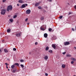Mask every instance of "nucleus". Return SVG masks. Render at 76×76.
<instances>
[{
	"label": "nucleus",
	"instance_id": "f257e3e1",
	"mask_svg": "<svg viewBox=\"0 0 76 76\" xmlns=\"http://www.w3.org/2000/svg\"><path fill=\"white\" fill-rule=\"evenodd\" d=\"M13 9V7H12V6L11 5H10L8 6L7 7V12H9V10H12Z\"/></svg>",
	"mask_w": 76,
	"mask_h": 76
},
{
	"label": "nucleus",
	"instance_id": "f03ea898",
	"mask_svg": "<svg viewBox=\"0 0 76 76\" xmlns=\"http://www.w3.org/2000/svg\"><path fill=\"white\" fill-rule=\"evenodd\" d=\"M46 28H47V27L45 25L42 26L40 27V29L42 31H45L46 29Z\"/></svg>",
	"mask_w": 76,
	"mask_h": 76
},
{
	"label": "nucleus",
	"instance_id": "7ed1b4c3",
	"mask_svg": "<svg viewBox=\"0 0 76 76\" xmlns=\"http://www.w3.org/2000/svg\"><path fill=\"white\" fill-rule=\"evenodd\" d=\"M6 9H2L1 10V15H4L6 13Z\"/></svg>",
	"mask_w": 76,
	"mask_h": 76
},
{
	"label": "nucleus",
	"instance_id": "20e7f679",
	"mask_svg": "<svg viewBox=\"0 0 76 76\" xmlns=\"http://www.w3.org/2000/svg\"><path fill=\"white\" fill-rule=\"evenodd\" d=\"M20 34H21V32L16 33L15 34V35L17 37H20Z\"/></svg>",
	"mask_w": 76,
	"mask_h": 76
},
{
	"label": "nucleus",
	"instance_id": "39448f33",
	"mask_svg": "<svg viewBox=\"0 0 76 76\" xmlns=\"http://www.w3.org/2000/svg\"><path fill=\"white\" fill-rule=\"evenodd\" d=\"M31 13V10H27L26 11V14H30Z\"/></svg>",
	"mask_w": 76,
	"mask_h": 76
},
{
	"label": "nucleus",
	"instance_id": "423d86ee",
	"mask_svg": "<svg viewBox=\"0 0 76 76\" xmlns=\"http://www.w3.org/2000/svg\"><path fill=\"white\" fill-rule=\"evenodd\" d=\"M64 45H69L70 44V42H66L64 43Z\"/></svg>",
	"mask_w": 76,
	"mask_h": 76
},
{
	"label": "nucleus",
	"instance_id": "0eeeda50",
	"mask_svg": "<svg viewBox=\"0 0 76 76\" xmlns=\"http://www.w3.org/2000/svg\"><path fill=\"white\" fill-rule=\"evenodd\" d=\"M25 7H26V6H25V4H23L20 7L21 9L22 8H25Z\"/></svg>",
	"mask_w": 76,
	"mask_h": 76
},
{
	"label": "nucleus",
	"instance_id": "6e6552de",
	"mask_svg": "<svg viewBox=\"0 0 76 76\" xmlns=\"http://www.w3.org/2000/svg\"><path fill=\"white\" fill-rule=\"evenodd\" d=\"M39 4H40V2H38V3H36L35 4V6L36 7H37V6H39Z\"/></svg>",
	"mask_w": 76,
	"mask_h": 76
},
{
	"label": "nucleus",
	"instance_id": "1a4fd4ad",
	"mask_svg": "<svg viewBox=\"0 0 76 76\" xmlns=\"http://www.w3.org/2000/svg\"><path fill=\"white\" fill-rule=\"evenodd\" d=\"M44 36L45 38H47V37H48V34L47 33H45L44 34Z\"/></svg>",
	"mask_w": 76,
	"mask_h": 76
},
{
	"label": "nucleus",
	"instance_id": "9d476101",
	"mask_svg": "<svg viewBox=\"0 0 76 76\" xmlns=\"http://www.w3.org/2000/svg\"><path fill=\"white\" fill-rule=\"evenodd\" d=\"M52 47L54 49H56V47L55 45L54 44H52Z\"/></svg>",
	"mask_w": 76,
	"mask_h": 76
},
{
	"label": "nucleus",
	"instance_id": "9b49d317",
	"mask_svg": "<svg viewBox=\"0 0 76 76\" xmlns=\"http://www.w3.org/2000/svg\"><path fill=\"white\" fill-rule=\"evenodd\" d=\"M68 7V5H65L64 7V9H66Z\"/></svg>",
	"mask_w": 76,
	"mask_h": 76
},
{
	"label": "nucleus",
	"instance_id": "f8f14e48",
	"mask_svg": "<svg viewBox=\"0 0 76 76\" xmlns=\"http://www.w3.org/2000/svg\"><path fill=\"white\" fill-rule=\"evenodd\" d=\"M44 58L45 60H47V59H48V56H45V57Z\"/></svg>",
	"mask_w": 76,
	"mask_h": 76
},
{
	"label": "nucleus",
	"instance_id": "ddd939ff",
	"mask_svg": "<svg viewBox=\"0 0 76 76\" xmlns=\"http://www.w3.org/2000/svg\"><path fill=\"white\" fill-rule=\"evenodd\" d=\"M52 38L54 39H57V37H56V36H53L52 37Z\"/></svg>",
	"mask_w": 76,
	"mask_h": 76
},
{
	"label": "nucleus",
	"instance_id": "4468645a",
	"mask_svg": "<svg viewBox=\"0 0 76 76\" xmlns=\"http://www.w3.org/2000/svg\"><path fill=\"white\" fill-rule=\"evenodd\" d=\"M4 51L5 52V53H7L8 52V50L6 49H4Z\"/></svg>",
	"mask_w": 76,
	"mask_h": 76
},
{
	"label": "nucleus",
	"instance_id": "2eb2a0df",
	"mask_svg": "<svg viewBox=\"0 0 76 76\" xmlns=\"http://www.w3.org/2000/svg\"><path fill=\"white\" fill-rule=\"evenodd\" d=\"M11 67L12 69H14V67H15V64H14V65H13L11 66Z\"/></svg>",
	"mask_w": 76,
	"mask_h": 76
},
{
	"label": "nucleus",
	"instance_id": "dca6fc26",
	"mask_svg": "<svg viewBox=\"0 0 76 76\" xmlns=\"http://www.w3.org/2000/svg\"><path fill=\"white\" fill-rule=\"evenodd\" d=\"M19 3H23V1L22 0H20L18 1Z\"/></svg>",
	"mask_w": 76,
	"mask_h": 76
},
{
	"label": "nucleus",
	"instance_id": "f3484780",
	"mask_svg": "<svg viewBox=\"0 0 76 76\" xmlns=\"http://www.w3.org/2000/svg\"><path fill=\"white\" fill-rule=\"evenodd\" d=\"M44 17H42L40 18V20H44Z\"/></svg>",
	"mask_w": 76,
	"mask_h": 76
},
{
	"label": "nucleus",
	"instance_id": "a211bd4d",
	"mask_svg": "<svg viewBox=\"0 0 76 76\" xmlns=\"http://www.w3.org/2000/svg\"><path fill=\"white\" fill-rule=\"evenodd\" d=\"M71 59L72 60H73V61H76V59L75 58H71Z\"/></svg>",
	"mask_w": 76,
	"mask_h": 76
},
{
	"label": "nucleus",
	"instance_id": "6ab92c4d",
	"mask_svg": "<svg viewBox=\"0 0 76 76\" xmlns=\"http://www.w3.org/2000/svg\"><path fill=\"white\" fill-rule=\"evenodd\" d=\"M14 65H16V66H19V64L18 63H15Z\"/></svg>",
	"mask_w": 76,
	"mask_h": 76
},
{
	"label": "nucleus",
	"instance_id": "aec40b11",
	"mask_svg": "<svg viewBox=\"0 0 76 76\" xmlns=\"http://www.w3.org/2000/svg\"><path fill=\"white\" fill-rule=\"evenodd\" d=\"M62 67L63 68H65V67H66V65L64 64H63L62 65Z\"/></svg>",
	"mask_w": 76,
	"mask_h": 76
},
{
	"label": "nucleus",
	"instance_id": "412c9836",
	"mask_svg": "<svg viewBox=\"0 0 76 76\" xmlns=\"http://www.w3.org/2000/svg\"><path fill=\"white\" fill-rule=\"evenodd\" d=\"M7 32L8 33V32H10V29H8L7 30Z\"/></svg>",
	"mask_w": 76,
	"mask_h": 76
},
{
	"label": "nucleus",
	"instance_id": "4be33fe9",
	"mask_svg": "<svg viewBox=\"0 0 76 76\" xmlns=\"http://www.w3.org/2000/svg\"><path fill=\"white\" fill-rule=\"evenodd\" d=\"M49 49V48H48V47H46V51H47V50H48Z\"/></svg>",
	"mask_w": 76,
	"mask_h": 76
},
{
	"label": "nucleus",
	"instance_id": "5701e85b",
	"mask_svg": "<svg viewBox=\"0 0 76 76\" xmlns=\"http://www.w3.org/2000/svg\"><path fill=\"white\" fill-rule=\"evenodd\" d=\"M48 30L49 32H50V31H52V29L51 28H49Z\"/></svg>",
	"mask_w": 76,
	"mask_h": 76
},
{
	"label": "nucleus",
	"instance_id": "b1692460",
	"mask_svg": "<svg viewBox=\"0 0 76 76\" xmlns=\"http://www.w3.org/2000/svg\"><path fill=\"white\" fill-rule=\"evenodd\" d=\"M59 18L60 19H61L63 18V16L61 15V16H60Z\"/></svg>",
	"mask_w": 76,
	"mask_h": 76
},
{
	"label": "nucleus",
	"instance_id": "393cba45",
	"mask_svg": "<svg viewBox=\"0 0 76 76\" xmlns=\"http://www.w3.org/2000/svg\"><path fill=\"white\" fill-rule=\"evenodd\" d=\"M66 57H71V55L69 54H67L66 56Z\"/></svg>",
	"mask_w": 76,
	"mask_h": 76
},
{
	"label": "nucleus",
	"instance_id": "a878e982",
	"mask_svg": "<svg viewBox=\"0 0 76 76\" xmlns=\"http://www.w3.org/2000/svg\"><path fill=\"white\" fill-rule=\"evenodd\" d=\"M20 66L22 68H23V67H24V66H23V65L21 64Z\"/></svg>",
	"mask_w": 76,
	"mask_h": 76
},
{
	"label": "nucleus",
	"instance_id": "bb28decb",
	"mask_svg": "<svg viewBox=\"0 0 76 76\" xmlns=\"http://www.w3.org/2000/svg\"><path fill=\"white\" fill-rule=\"evenodd\" d=\"M10 21L11 22H13V20L12 19H10Z\"/></svg>",
	"mask_w": 76,
	"mask_h": 76
},
{
	"label": "nucleus",
	"instance_id": "cd10ccee",
	"mask_svg": "<svg viewBox=\"0 0 76 76\" xmlns=\"http://www.w3.org/2000/svg\"><path fill=\"white\" fill-rule=\"evenodd\" d=\"M16 17H17V15H15L13 16V18H16Z\"/></svg>",
	"mask_w": 76,
	"mask_h": 76
},
{
	"label": "nucleus",
	"instance_id": "c85d7f7f",
	"mask_svg": "<svg viewBox=\"0 0 76 76\" xmlns=\"http://www.w3.org/2000/svg\"><path fill=\"white\" fill-rule=\"evenodd\" d=\"M20 62H24V60H22V59H21L20 60Z\"/></svg>",
	"mask_w": 76,
	"mask_h": 76
},
{
	"label": "nucleus",
	"instance_id": "c756f323",
	"mask_svg": "<svg viewBox=\"0 0 76 76\" xmlns=\"http://www.w3.org/2000/svg\"><path fill=\"white\" fill-rule=\"evenodd\" d=\"M49 52L50 53H53V51L52 50H50H50H49Z\"/></svg>",
	"mask_w": 76,
	"mask_h": 76
},
{
	"label": "nucleus",
	"instance_id": "7c9ffc66",
	"mask_svg": "<svg viewBox=\"0 0 76 76\" xmlns=\"http://www.w3.org/2000/svg\"><path fill=\"white\" fill-rule=\"evenodd\" d=\"M38 8L39 9H41V7L39 6L38 7Z\"/></svg>",
	"mask_w": 76,
	"mask_h": 76
},
{
	"label": "nucleus",
	"instance_id": "2f4dec72",
	"mask_svg": "<svg viewBox=\"0 0 76 76\" xmlns=\"http://www.w3.org/2000/svg\"><path fill=\"white\" fill-rule=\"evenodd\" d=\"M13 51H16V48H13Z\"/></svg>",
	"mask_w": 76,
	"mask_h": 76
},
{
	"label": "nucleus",
	"instance_id": "473e14b6",
	"mask_svg": "<svg viewBox=\"0 0 76 76\" xmlns=\"http://www.w3.org/2000/svg\"><path fill=\"white\" fill-rule=\"evenodd\" d=\"M32 53H34V52L33 51H32V52H30L29 53V54H31Z\"/></svg>",
	"mask_w": 76,
	"mask_h": 76
},
{
	"label": "nucleus",
	"instance_id": "72a5a7b5",
	"mask_svg": "<svg viewBox=\"0 0 76 76\" xmlns=\"http://www.w3.org/2000/svg\"><path fill=\"white\" fill-rule=\"evenodd\" d=\"M15 72H16V70H13V71H12V72L13 73H15Z\"/></svg>",
	"mask_w": 76,
	"mask_h": 76
},
{
	"label": "nucleus",
	"instance_id": "f704fd0d",
	"mask_svg": "<svg viewBox=\"0 0 76 76\" xmlns=\"http://www.w3.org/2000/svg\"><path fill=\"white\" fill-rule=\"evenodd\" d=\"M6 1V0H3L2 2H3V3H4V2H5V1Z\"/></svg>",
	"mask_w": 76,
	"mask_h": 76
},
{
	"label": "nucleus",
	"instance_id": "c9c22d12",
	"mask_svg": "<svg viewBox=\"0 0 76 76\" xmlns=\"http://www.w3.org/2000/svg\"><path fill=\"white\" fill-rule=\"evenodd\" d=\"M71 63L72 64H73L74 63V61H72L71 62Z\"/></svg>",
	"mask_w": 76,
	"mask_h": 76
},
{
	"label": "nucleus",
	"instance_id": "e433bc0d",
	"mask_svg": "<svg viewBox=\"0 0 76 76\" xmlns=\"http://www.w3.org/2000/svg\"><path fill=\"white\" fill-rule=\"evenodd\" d=\"M45 76H48V74H47V73H45Z\"/></svg>",
	"mask_w": 76,
	"mask_h": 76
},
{
	"label": "nucleus",
	"instance_id": "4c0bfd02",
	"mask_svg": "<svg viewBox=\"0 0 76 76\" xmlns=\"http://www.w3.org/2000/svg\"><path fill=\"white\" fill-rule=\"evenodd\" d=\"M74 8H75V10H76V5H75L74 6Z\"/></svg>",
	"mask_w": 76,
	"mask_h": 76
},
{
	"label": "nucleus",
	"instance_id": "58836bf2",
	"mask_svg": "<svg viewBox=\"0 0 76 76\" xmlns=\"http://www.w3.org/2000/svg\"><path fill=\"white\" fill-rule=\"evenodd\" d=\"M72 31H75V29H74V28H72Z\"/></svg>",
	"mask_w": 76,
	"mask_h": 76
},
{
	"label": "nucleus",
	"instance_id": "ea45409f",
	"mask_svg": "<svg viewBox=\"0 0 76 76\" xmlns=\"http://www.w3.org/2000/svg\"><path fill=\"white\" fill-rule=\"evenodd\" d=\"M63 54H66V52H63L62 53Z\"/></svg>",
	"mask_w": 76,
	"mask_h": 76
},
{
	"label": "nucleus",
	"instance_id": "a19ab883",
	"mask_svg": "<svg viewBox=\"0 0 76 76\" xmlns=\"http://www.w3.org/2000/svg\"><path fill=\"white\" fill-rule=\"evenodd\" d=\"M38 44V43L37 42H36L35 43V45H37Z\"/></svg>",
	"mask_w": 76,
	"mask_h": 76
},
{
	"label": "nucleus",
	"instance_id": "79ce46f5",
	"mask_svg": "<svg viewBox=\"0 0 76 76\" xmlns=\"http://www.w3.org/2000/svg\"><path fill=\"white\" fill-rule=\"evenodd\" d=\"M48 1H50L51 2V1H52V0H48Z\"/></svg>",
	"mask_w": 76,
	"mask_h": 76
},
{
	"label": "nucleus",
	"instance_id": "37998d69",
	"mask_svg": "<svg viewBox=\"0 0 76 76\" xmlns=\"http://www.w3.org/2000/svg\"><path fill=\"white\" fill-rule=\"evenodd\" d=\"M17 6H20L19 4H17Z\"/></svg>",
	"mask_w": 76,
	"mask_h": 76
},
{
	"label": "nucleus",
	"instance_id": "c03bdc74",
	"mask_svg": "<svg viewBox=\"0 0 76 76\" xmlns=\"http://www.w3.org/2000/svg\"><path fill=\"white\" fill-rule=\"evenodd\" d=\"M28 18H26L25 20V21H26L27 20H28Z\"/></svg>",
	"mask_w": 76,
	"mask_h": 76
},
{
	"label": "nucleus",
	"instance_id": "a18cd8bd",
	"mask_svg": "<svg viewBox=\"0 0 76 76\" xmlns=\"http://www.w3.org/2000/svg\"><path fill=\"white\" fill-rule=\"evenodd\" d=\"M5 64L6 65V66H7V63H6Z\"/></svg>",
	"mask_w": 76,
	"mask_h": 76
},
{
	"label": "nucleus",
	"instance_id": "49530a36",
	"mask_svg": "<svg viewBox=\"0 0 76 76\" xmlns=\"http://www.w3.org/2000/svg\"><path fill=\"white\" fill-rule=\"evenodd\" d=\"M25 6H28V4H25Z\"/></svg>",
	"mask_w": 76,
	"mask_h": 76
},
{
	"label": "nucleus",
	"instance_id": "de8ad7c7",
	"mask_svg": "<svg viewBox=\"0 0 76 76\" xmlns=\"http://www.w3.org/2000/svg\"><path fill=\"white\" fill-rule=\"evenodd\" d=\"M71 13H72V12H69V15H70V14H71Z\"/></svg>",
	"mask_w": 76,
	"mask_h": 76
},
{
	"label": "nucleus",
	"instance_id": "09e8293b",
	"mask_svg": "<svg viewBox=\"0 0 76 76\" xmlns=\"http://www.w3.org/2000/svg\"><path fill=\"white\" fill-rule=\"evenodd\" d=\"M44 13H45V12H46V11H45V10L44 11Z\"/></svg>",
	"mask_w": 76,
	"mask_h": 76
},
{
	"label": "nucleus",
	"instance_id": "8fccbe9b",
	"mask_svg": "<svg viewBox=\"0 0 76 76\" xmlns=\"http://www.w3.org/2000/svg\"><path fill=\"white\" fill-rule=\"evenodd\" d=\"M6 68H7V69H8V66H6Z\"/></svg>",
	"mask_w": 76,
	"mask_h": 76
},
{
	"label": "nucleus",
	"instance_id": "3c124183",
	"mask_svg": "<svg viewBox=\"0 0 76 76\" xmlns=\"http://www.w3.org/2000/svg\"><path fill=\"white\" fill-rule=\"evenodd\" d=\"M8 70L9 71H10V69H8Z\"/></svg>",
	"mask_w": 76,
	"mask_h": 76
},
{
	"label": "nucleus",
	"instance_id": "603ef678",
	"mask_svg": "<svg viewBox=\"0 0 76 76\" xmlns=\"http://www.w3.org/2000/svg\"><path fill=\"white\" fill-rule=\"evenodd\" d=\"M1 51V50L0 49V52Z\"/></svg>",
	"mask_w": 76,
	"mask_h": 76
},
{
	"label": "nucleus",
	"instance_id": "864d4df0",
	"mask_svg": "<svg viewBox=\"0 0 76 76\" xmlns=\"http://www.w3.org/2000/svg\"><path fill=\"white\" fill-rule=\"evenodd\" d=\"M74 48H75V49H76V47H74Z\"/></svg>",
	"mask_w": 76,
	"mask_h": 76
},
{
	"label": "nucleus",
	"instance_id": "5fc2aeb1",
	"mask_svg": "<svg viewBox=\"0 0 76 76\" xmlns=\"http://www.w3.org/2000/svg\"><path fill=\"white\" fill-rule=\"evenodd\" d=\"M53 31H54V30H52V32H53Z\"/></svg>",
	"mask_w": 76,
	"mask_h": 76
},
{
	"label": "nucleus",
	"instance_id": "6e6d98bb",
	"mask_svg": "<svg viewBox=\"0 0 76 76\" xmlns=\"http://www.w3.org/2000/svg\"><path fill=\"white\" fill-rule=\"evenodd\" d=\"M27 25H29V23H28Z\"/></svg>",
	"mask_w": 76,
	"mask_h": 76
},
{
	"label": "nucleus",
	"instance_id": "4d7b16f0",
	"mask_svg": "<svg viewBox=\"0 0 76 76\" xmlns=\"http://www.w3.org/2000/svg\"><path fill=\"white\" fill-rule=\"evenodd\" d=\"M73 76H76V75H74Z\"/></svg>",
	"mask_w": 76,
	"mask_h": 76
}]
</instances>
